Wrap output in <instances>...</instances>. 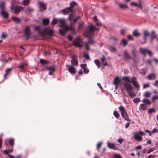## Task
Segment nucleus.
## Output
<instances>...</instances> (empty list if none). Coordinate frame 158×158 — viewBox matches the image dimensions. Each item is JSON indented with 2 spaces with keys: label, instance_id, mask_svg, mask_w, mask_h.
I'll list each match as a JSON object with an SVG mask.
<instances>
[{
  "label": "nucleus",
  "instance_id": "44",
  "mask_svg": "<svg viewBox=\"0 0 158 158\" xmlns=\"http://www.w3.org/2000/svg\"><path fill=\"white\" fill-rule=\"evenodd\" d=\"M133 102L135 103H138V102H140V100L139 98H135L133 100Z\"/></svg>",
  "mask_w": 158,
  "mask_h": 158
},
{
  "label": "nucleus",
  "instance_id": "48",
  "mask_svg": "<svg viewBox=\"0 0 158 158\" xmlns=\"http://www.w3.org/2000/svg\"><path fill=\"white\" fill-rule=\"evenodd\" d=\"M84 57L86 59L89 60V55L85 53H84Z\"/></svg>",
  "mask_w": 158,
  "mask_h": 158
},
{
  "label": "nucleus",
  "instance_id": "61",
  "mask_svg": "<svg viewBox=\"0 0 158 158\" xmlns=\"http://www.w3.org/2000/svg\"><path fill=\"white\" fill-rule=\"evenodd\" d=\"M87 65V64H81L80 65L81 67V68L83 69H85L86 68V66Z\"/></svg>",
  "mask_w": 158,
  "mask_h": 158
},
{
  "label": "nucleus",
  "instance_id": "21",
  "mask_svg": "<svg viewBox=\"0 0 158 158\" xmlns=\"http://www.w3.org/2000/svg\"><path fill=\"white\" fill-rule=\"evenodd\" d=\"M122 80H124L125 81H127L129 83H131V78L130 79L128 76L123 77L122 78Z\"/></svg>",
  "mask_w": 158,
  "mask_h": 158
},
{
  "label": "nucleus",
  "instance_id": "53",
  "mask_svg": "<svg viewBox=\"0 0 158 158\" xmlns=\"http://www.w3.org/2000/svg\"><path fill=\"white\" fill-rule=\"evenodd\" d=\"M90 45L89 44V43H87L85 44V48L86 50H89V46Z\"/></svg>",
  "mask_w": 158,
  "mask_h": 158
},
{
  "label": "nucleus",
  "instance_id": "20",
  "mask_svg": "<svg viewBox=\"0 0 158 158\" xmlns=\"http://www.w3.org/2000/svg\"><path fill=\"white\" fill-rule=\"evenodd\" d=\"M122 117L126 120L129 122H131V120L129 119L127 114V112L121 115Z\"/></svg>",
  "mask_w": 158,
  "mask_h": 158
},
{
  "label": "nucleus",
  "instance_id": "64",
  "mask_svg": "<svg viewBox=\"0 0 158 158\" xmlns=\"http://www.w3.org/2000/svg\"><path fill=\"white\" fill-rule=\"evenodd\" d=\"M154 85L155 86H157L158 88V81L156 80L155 81Z\"/></svg>",
  "mask_w": 158,
  "mask_h": 158
},
{
  "label": "nucleus",
  "instance_id": "35",
  "mask_svg": "<svg viewBox=\"0 0 158 158\" xmlns=\"http://www.w3.org/2000/svg\"><path fill=\"white\" fill-rule=\"evenodd\" d=\"M0 7L1 9V10H4L5 4L3 2H2L0 3Z\"/></svg>",
  "mask_w": 158,
  "mask_h": 158
},
{
  "label": "nucleus",
  "instance_id": "52",
  "mask_svg": "<svg viewBox=\"0 0 158 158\" xmlns=\"http://www.w3.org/2000/svg\"><path fill=\"white\" fill-rule=\"evenodd\" d=\"M110 50L111 52H115L116 51V48L114 47H113L112 46H111L110 47Z\"/></svg>",
  "mask_w": 158,
  "mask_h": 158
},
{
  "label": "nucleus",
  "instance_id": "58",
  "mask_svg": "<svg viewBox=\"0 0 158 158\" xmlns=\"http://www.w3.org/2000/svg\"><path fill=\"white\" fill-rule=\"evenodd\" d=\"M127 38L128 40H134L132 36L130 35H128Z\"/></svg>",
  "mask_w": 158,
  "mask_h": 158
},
{
  "label": "nucleus",
  "instance_id": "24",
  "mask_svg": "<svg viewBox=\"0 0 158 158\" xmlns=\"http://www.w3.org/2000/svg\"><path fill=\"white\" fill-rule=\"evenodd\" d=\"M127 94H129V96L131 98H133L134 97L136 96V94L134 93L133 90H131L127 92Z\"/></svg>",
  "mask_w": 158,
  "mask_h": 158
},
{
  "label": "nucleus",
  "instance_id": "43",
  "mask_svg": "<svg viewBox=\"0 0 158 158\" xmlns=\"http://www.w3.org/2000/svg\"><path fill=\"white\" fill-rule=\"evenodd\" d=\"M77 4V3L75 2H73L70 3V7L69 8H70L71 9L73 8L74 6H75Z\"/></svg>",
  "mask_w": 158,
  "mask_h": 158
},
{
  "label": "nucleus",
  "instance_id": "10",
  "mask_svg": "<svg viewBox=\"0 0 158 158\" xmlns=\"http://www.w3.org/2000/svg\"><path fill=\"white\" fill-rule=\"evenodd\" d=\"M121 80L118 77H115L113 79V84L115 85V88H117L118 85L121 83Z\"/></svg>",
  "mask_w": 158,
  "mask_h": 158
},
{
  "label": "nucleus",
  "instance_id": "41",
  "mask_svg": "<svg viewBox=\"0 0 158 158\" xmlns=\"http://www.w3.org/2000/svg\"><path fill=\"white\" fill-rule=\"evenodd\" d=\"M40 62L42 64H45L47 63V61L46 60L42 59H40Z\"/></svg>",
  "mask_w": 158,
  "mask_h": 158
},
{
  "label": "nucleus",
  "instance_id": "26",
  "mask_svg": "<svg viewBox=\"0 0 158 158\" xmlns=\"http://www.w3.org/2000/svg\"><path fill=\"white\" fill-rule=\"evenodd\" d=\"M12 20L15 23H19L21 21V19L16 17H12Z\"/></svg>",
  "mask_w": 158,
  "mask_h": 158
},
{
  "label": "nucleus",
  "instance_id": "5",
  "mask_svg": "<svg viewBox=\"0 0 158 158\" xmlns=\"http://www.w3.org/2000/svg\"><path fill=\"white\" fill-rule=\"evenodd\" d=\"M81 40L79 38H77L76 40L73 42V45L75 46L79 47V48L82 47V45L81 44Z\"/></svg>",
  "mask_w": 158,
  "mask_h": 158
},
{
  "label": "nucleus",
  "instance_id": "9",
  "mask_svg": "<svg viewBox=\"0 0 158 158\" xmlns=\"http://www.w3.org/2000/svg\"><path fill=\"white\" fill-rule=\"evenodd\" d=\"M124 88L126 89L127 92L133 90V87L128 83H126L124 84Z\"/></svg>",
  "mask_w": 158,
  "mask_h": 158
},
{
  "label": "nucleus",
  "instance_id": "30",
  "mask_svg": "<svg viewBox=\"0 0 158 158\" xmlns=\"http://www.w3.org/2000/svg\"><path fill=\"white\" fill-rule=\"evenodd\" d=\"M14 139L11 138L9 140V144L11 146H12L14 145Z\"/></svg>",
  "mask_w": 158,
  "mask_h": 158
},
{
  "label": "nucleus",
  "instance_id": "1",
  "mask_svg": "<svg viewBox=\"0 0 158 158\" xmlns=\"http://www.w3.org/2000/svg\"><path fill=\"white\" fill-rule=\"evenodd\" d=\"M43 27V25L36 26L35 27V31H38L39 35L44 37H46V35H48L51 36L52 35L53 32L52 30L48 27L44 28L42 31Z\"/></svg>",
  "mask_w": 158,
  "mask_h": 158
},
{
  "label": "nucleus",
  "instance_id": "47",
  "mask_svg": "<svg viewBox=\"0 0 158 158\" xmlns=\"http://www.w3.org/2000/svg\"><path fill=\"white\" fill-rule=\"evenodd\" d=\"M150 87V84L149 83L143 85V88L145 89Z\"/></svg>",
  "mask_w": 158,
  "mask_h": 158
},
{
  "label": "nucleus",
  "instance_id": "42",
  "mask_svg": "<svg viewBox=\"0 0 158 158\" xmlns=\"http://www.w3.org/2000/svg\"><path fill=\"white\" fill-rule=\"evenodd\" d=\"M122 43L124 46L127 45V42L126 40L125 39H123L122 40Z\"/></svg>",
  "mask_w": 158,
  "mask_h": 158
},
{
  "label": "nucleus",
  "instance_id": "16",
  "mask_svg": "<svg viewBox=\"0 0 158 158\" xmlns=\"http://www.w3.org/2000/svg\"><path fill=\"white\" fill-rule=\"evenodd\" d=\"M134 138L136 140L138 141H141L142 140V137L139 135L138 132L134 133Z\"/></svg>",
  "mask_w": 158,
  "mask_h": 158
},
{
  "label": "nucleus",
  "instance_id": "8",
  "mask_svg": "<svg viewBox=\"0 0 158 158\" xmlns=\"http://www.w3.org/2000/svg\"><path fill=\"white\" fill-rule=\"evenodd\" d=\"M137 78L135 77H131V83L133 84V85L136 88L139 89V83L136 81Z\"/></svg>",
  "mask_w": 158,
  "mask_h": 158
},
{
  "label": "nucleus",
  "instance_id": "14",
  "mask_svg": "<svg viewBox=\"0 0 158 158\" xmlns=\"http://www.w3.org/2000/svg\"><path fill=\"white\" fill-rule=\"evenodd\" d=\"M107 145L108 147L110 149L114 150H116L117 149L114 143H111L108 141L107 143Z\"/></svg>",
  "mask_w": 158,
  "mask_h": 158
},
{
  "label": "nucleus",
  "instance_id": "25",
  "mask_svg": "<svg viewBox=\"0 0 158 158\" xmlns=\"http://www.w3.org/2000/svg\"><path fill=\"white\" fill-rule=\"evenodd\" d=\"M119 110L121 111V115L127 112L123 106H120L119 107Z\"/></svg>",
  "mask_w": 158,
  "mask_h": 158
},
{
  "label": "nucleus",
  "instance_id": "19",
  "mask_svg": "<svg viewBox=\"0 0 158 158\" xmlns=\"http://www.w3.org/2000/svg\"><path fill=\"white\" fill-rule=\"evenodd\" d=\"M156 75L155 73L149 74L148 75V78L149 80H154L156 78Z\"/></svg>",
  "mask_w": 158,
  "mask_h": 158
},
{
  "label": "nucleus",
  "instance_id": "57",
  "mask_svg": "<svg viewBox=\"0 0 158 158\" xmlns=\"http://www.w3.org/2000/svg\"><path fill=\"white\" fill-rule=\"evenodd\" d=\"M114 158H122L121 156L119 154H115L114 155Z\"/></svg>",
  "mask_w": 158,
  "mask_h": 158
},
{
  "label": "nucleus",
  "instance_id": "60",
  "mask_svg": "<svg viewBox=\"0 0 158 158\" xmlns=\"http://www.w3.org/2000/svg\"><path fill=\"white\" fill-rule=\"evenodd\" d=\"M24 67V64H23L19 65V69H23Z\"/></svg>",
  "mask_w": 158,
  "mask_h": 158
},
{
  "label": "nucleus",
  "instance_id": "32",
  "mask_svg": "<svg viewBox=\"0 0 158 158\" xmlns=\"http://www.w3.org/2000/svg\"><path fill=\"white\" fill-rule=\"evenodd\" d=\"M42 22L44 25H47L49 23V19H44L42 20Z\"/></svg>",
  "mask_w": 158,
  "mask_h": 158
},
{
  "label": "nucleus",
  "instance_id": "54",
  "mask_svg": "<svg viewBox=\"0 0 158 158\" xmlns=\"http://www.w3.org/2000/svg\"><path fill=\"white\" fill-rule=\"evenodd\" d=\"M13 150L11 149H9L8 150H4L3 151V152H5L6 154H8L9 153L12 152H13Z\"/></svg>",
  "mask_w": 158,
  "mask_h": 158
},
{
  "label": "nucleus",
  "instance_id": "12",
  "mask_svg": "<svg viewBox=\"0 0 158 158\" xmlns=\"http://www.w3.org/2000/svg\"><path fill=\"white\" fill-rule=\"evenodd\" d=\"M67 67L68 69L69 72L71 74H75L76 72L75 68L74 67L72 66H69L67 65Z\"/></svg>",
  "mask_w": 158,
  "mask_h": 158
},
{
  "label": "nucleus",
  "instance_id": "59",
  "mask_svg": "<svg viewBox=\"0 0 158 158\" xmlns=\"http://www.w3.org/2000/svg\"><path fill=\"white\" fill-rule=\"evenodd\" d=\"M142 70H143V71L141 72V74L145 75L147 72V69H142Z\"/></svg>",
  "mask_w": 158,
  "mask_h": 158
},
{
  "label": "nucleus",
  "instance_id": "13",
  "mask_svg": "<svg viewBox=\"0 0 158 158\" xmlns=\"http://www.w3.org/2000/svg\"><path fill=\"white\" fill-rule=\"evenodd\" d=\"M63 13L64 15H67L70 12H73V10L70 8L68 7L65 9L61 10H60Z\"/></svg>",
  "mask_w": 158,
  "mask_h": 158
},
{
  "label": "nucleus",
  "instance_id": "63",
  "mask_svg": "<svg viewBox=\"0 0 158 158\" xmlns=\"http://www.w3.org/2000/svg\"><path fill=\"white\" fill-rule=\"evenodd\" d=\"M158 132V130L156 128H154L152 131V133H157Z\"/></svg>",
  "mask_w": 158,
  "mask_h": 158
},
{
  "label": "nucleus",
  "instance_id": "40",
  "mask_svg": "<svg viewBox=\"0 0 158 158\" xmlns=\"http://www.w3.org/2000/svg\"><path fill=\"white\" fill-rule=\"evenodd\" d=\"M131 52L133 57H135L136 56V51L135 49H133L131 51Z\"/></svg>",
  "mask_w": 158,
  "mask_h": 158
},
{
  "label": "nucleus",
  "instance_id": "37",
  "mask_svg": "<svg viewBox=\"0 0 158 158\" xmlns=\"http://www.w3.org/2000/svg\"><path fill=\"white\" fill-rule=\"evenodd\" d=\"M94 20L96 22L95 24L96 25L99 26V24L97 22L98 19H97L96 16L95 15L94 17Z\"/></svg>",
  "mask_w": 158,
  "mask_h": 158
},
{
  "label": "nucleus",
  "instance_id": "7",
  "mask_svg": "<svg viewBox=\"0 0 158 158\" xmlns=\"http://www.w3.org/2000/svg\"><path fill=\"white\" fill-rule=\"evenodd\" d=\"M24 35L26 39H27L29 37L30 35V28L28 26H27L24 30Z\"/></svg>",
  "mask_w": 158,
  "mask_h": 158
},
{
  "label": "nucleus",
  "instance_id": "2",
  "mask_svg": "<svg viewBox=\"0 0 158 158\" xmlns=\"http://www.w3.org/2000/svg\"><path fill=\"white\" fill-rule=\"evenodd\" d=\"M60 24L61 28L59 30V32L61 35H64L68 30L73 31L74 30V27H69L65 26V22L64 19H60Z\"/></svg>",
  "mask_w": 158,
  "mask_h": 158
},
{
  "label": "nucleus",
  "instance_id": "4",
  "mask_svg": "<svg viewBox=\"0 0 158 158\" xmlns=\"http://www.w3.org/2000/svg\"><path fill=\"white\" fill-rule=\"evenodd\" d=\"M10 9L11 10H14V13L16 14H18L21 10H23L21 6H15L11 3Z\"/></svg>",
  "mask_w": 158,
  "mask_h": 158
},
{
  "label": "nucleus",
  "instance_id": "23",
  "mask_svg": "<svg viewBox=\"0 0 158 158\" xmlns=\"http://www.w3.org/2000/svg\"><path fill=\"white\" fill-rule=\"evenodd\" d=\"M143 39L145 40V43L146 41L147 40V37L149 35V33L148 31H144L143 32Z\"/></svg>",
  "mask_w": 158,
  "mask_h": 158
},
{
  "label": "nucleus",
  "instance_id": "56",
  "mask_svg": "<svg viewBox=\"0 0 158 158\" xmlns=\"http://www.w3.org/2000/svg\"><path fill=\"white\" fill-rule=\"evenodd\" d=\"M80 16H78L74 19H73V21L74 23L77 22L79 19Z\"/></svg>",
  "mask_w": 158,
  "mask_h": 158
},
{
  "label": "nucleus",
  "instance_id": "51",
  "mask_svg": "<svg viewBox=\"0 0 158 158\" xmlns=\"http://www.w3.org/2000/svg\"><path fill=\"white\" fill-rule=\"evenodd\" d=\"M73 14H71L69 15L68 19L69 20H70V22L72 21V19H73Z\"/></svg>",
  "mask_w": 158,
  "mask_h": 158
},
{
  "label": "nucleus",
  "instance_id": "36",
  "mask_svg": "<svg viewBox=\"0 0 158 158\" xmlns=\"http://www.w3.org/2000/svg\"><path fill=\"white\" fill-rule=\"evenodd\" d=\"M11 70H12V69L11 68H9V69H7L5 71L6 73L4 74V77H6V76L7 75L8 73H10V72Z\"/></svg>",
  "mask_w": 158,
  "mask_h": 158
},
{
  "label": "nucleus",
  "instance_id": "28",
  "mask_svg": "<svg viewBox=\"0 0 158 158\" xmlns=\"http://www.w3.org/2000/svg\"><path fill=\"white\" fill-rule=\"evenodd\" d=\"M139 50L142 53L145 55L147 53L148 50L145 48H140Z\"/></svg>",
  "mask_w": 158,
  "mask_h": 158
},
{
  "label": "nucleus",
  "instance_id": "18",
  "mask_svg": "<svg viewBox=\"0 0 158 158\" xmlns=\"http://www.w3.org/2000/svg\"><path fill=\"white\" fill-rule=\"evenodd\" d=\"M1 13L3 18L5 19L8 18L9 15L8 14L7 12L4 10H2Z\"/></svg>",
  "mask_w": 158,
  "mask_h": 158
},
{
  "label": "nucleus",
  "instance_id": "33",
  "mask_svg": "<svg viewBox=\"0 0 158 158\" xmlns=\"http://www.w3.org/2000/svg\"><path fill=\"white\" fill-rule=\"evenodd\" d=\"M58 22V20L57 19H53L51 23V24L52 25H53L55 24H56Z\"/></svg>",
  "mask_w": 158,
  "mask_h": 158
},
{
  "label": "nucleus",
  "instance_id": "46",
  "mask_svg": "<svg viewBox=\"0 0 158 158\" xmlns=\"http://www.w3.org/2000/svg\"><path fill=\"white\" fill-rule=\"evenodd\" d=\"M23 5L25 6L28 5L29 3V0H23Z\"/></svg>",
  "mask_w": 158,
  "mask_h": 158
},
{
  "label": "nucleus",
  "instance_id": "31",
  "mask_svg": "<svg viewBox=\"0 0 158 158\" xmlns=\"http://www.w3.org/2000/svg\"><path fill=\"white\" fill-rule=\"evenodd\" d=\"M142 102L144 103H146L147 105H150L151 103L150 101L147 98H144L143 99Z\"/></svg>",
  "mask_w": 158,
  "mask_h": 158
},
{
  "label": "nucleus",
  "instance_id": "34",
  "mask_svg": "<svg viewBox=\"0 0 158 158\" xmlns=\"http://www.w3.org/2000/svg\"><path fill=\"white\" fill-rule=\"evenodd\" d=\"M140 106V109L143 110H144L146 109L147 106L143 104H141Z\"/></svg>",
  "mask_w": 158,
  "mask_h": 158
},
{
  "label": "nucleus",
  "instance_id": "38",
  "mask_svg": "<svg viewBox=\"0 0 158 158\" xmlns=\"http://www.w3.org/2000/svg\"><path fill=\"white\" fill-rule=\"evenodd\" d=\"M151 38L152 39H154L156 36V35H155V33L154 31H152L151 34Z\"/></svg>",
  "mask_w": 158,
  "mask_h": 158
},
{
  "label": "nucleus",
  "instance_id": "22",
  "mask_svg": "<svg viewBox=\"0 0 158 158\" xmlns=\"http://www.w3.org/2000/svg\"><path fill=\"white\" fill-rule=\"evenodd\" d=\"M132 34L136 37H138L140 35V34L139 33L137 29H135L133 31Z\"/></svg>",
  "mask_w": 158,
  "mask_h": 158
},
{
  "label": "nucleus",
  "instance_id": "62",
  "mask_svg": "<svg viewBox=\"0 0 158 158\" xmlns=\"http://www.w3.org/2000/svg\"><path fill=\"white\" fill-rule=\"evenodd\" d=\"M7 35L5 34L4 33H2V34L1 38L4 39L6 37Z\"/></svg>",
  "mask_w": 158,
  "mask_h": 158
},
{
  "label": "nucleus",
  "instance_id": "50",
  "mask_svg": "<svg viewBox=\"0 0 158 158\" xmlns=\"http://www.w3.org/2000/svg\"><path fill=\"white\" fill-rule=\"evenodd\" d=\"M48 69L50 71L54 72L55 70V68L54 67H48Z\"/></svg>",
  "mask_w": 158,
  "mask_h": 158
},
{
  "label": "nucleus",
  "instance_id": "55",
  "mask_svg": "<svg viewBox=\"0 0 158 158\" xmlns=\"http://www.w3.org/2000/svg\"><path fill=\"white\" fill-rule=\"evenodd\" d=\"M84 73L85 74H87L88 73L89 70V69L86 68L83 69Z\"/></svg>",
  "mask_w": 158,
  "mask_h": 158
},
{
  "label": "nucleus",
  "instance_id": "49",
  "mask_svg": "<svg viewBox=\"0 0 158 158\" xmlns=\"http://www.w3.org/2000/svg\"><path fill=\"white\" fill-rule=\"evenodd\" d=\"M150 95L151 94L149 92H147L145 93L144 96L146 97H150Z\"/></svg>",
  "mask_w": 158,
  "mask_h": 158
},
{
  "label": "nucleus",
  "instance_id": "29",
  "mask_svg": "<svg viewBox=\"0 0 158 158\" xmlns=\"http://www.w3.org/2000/svg\"><path fill=\"white\" fill-rule=\"evenodd\" d=\"M94 62L96 65L98 66V68H99L101 65L100 61L98 60H94Z\"/></svg>",
  "mask_w": 158,
  "mask_h": 158
},
{
  "label": "nucleus",
  "instance_id": "39",
  "mask_svg": "<svg viewBox=\"0 0 158 158\" xmlns=\"http://www.w3.org/2000/svg\"><path fill=\"white\" fill-rule=\"evenodd\" d=\"M155 111L156 110L154 108H150L148 109V113L149 114H150L152 112H155Z\"/></svg>",
  "mask_w": 158,
  "mask_h": 158
},
{
  "label": "nucleus",
  "instance_id": "27",
  "mask_svg": "<svg viewBox=\"0 0 158 158\" xmlns=\"http://www.w3.org/2000/svg\"><path fill=\"white\" fill-rule=\"evenodd\" d=\"M119 6L120 8L121 9H124L128 8L127 6L124 4L120 3Z\"/></svg>",
  "mask_w": 158,
  "mask_h": 158
},
{
  "label": "nucleus",
  "instance_id": "15",
  "mask_svg": "<svg viewBox=\"0 0 158 158\" xmlns=\"http://www.w3.org/2000/svg\"><path fill=\"white\" fill-rule=\"evenodd\" d=\"M101 61L103 65V66H102V68H104V66L108 65L107 62L106 60V58L104 56H103L101 58Z\"/></svg>",
  "mask_w": 158,
  "mask_h": 158
},
{
  "label": "nucleus",
  "instance_id": "6",
  "mask_svg": "<svg viewBox=\"0 0 158 158\" xmlns=\"http://www.w3.org/2000/svg\"><path fill=\"white\" fill-rule=\"evenodd\" d=\"M38 4L40 11L42 12L46 10V6H45V4L42 2H38Z\"/></svg>",
  "mask_w": 158,
  "mask_h": 158
},
{
  "label": "nucleus",
  "instance_id": "11",
  "mask_svg": "<svg viewBox=\"0 0 158 158\" xmlns=\"http://www.w3.org/2000/svg\"><path fill=\"white\" fill-rule=\"evenodd\" d=\"M71 63L72 65L77 66L78 65V61L77 60V57L75 55H73L71 60Z\"/></svg>",
  "mask_w": 158,
  "mask_h": 158
},
{
  "label": "nucleus",
  "instance_id": "17",
  "mask_svg": "<svg viewBox=\"0 0 158 158\" xmlns=\"http://www.w3.org/2000/svg\"><path fill=\"white\" fill-rule=\"evenodd\" d=\"M123 54L124 55V58L126 60L131 59V57L129 55L128 52L127 50H124V51Z\"/></svg>",
  "mask_w": 158,
  "mask_h": 158
},
{
  "label": "nucleus",
  "instance_id": "45",
  "mask_svg": "<svg viewBox=\"0 0 158 158\" xmlns=\"http://www.w3.org/2000/svg\"><path fill=\"white\" fill-rule=\"evenodd\" d=\"M114 116L116 118H118L119 116L118 112L116 111H114L113 113Z\"/></svg>",
  "mask_w": 158,
  "mask_h": 158
},
{
  "label": "nucleus",
  "instance_id": "3",
  "mask_svg": "<svg viewBox=\"0 0 158 158\" xmlns=\"http://www.w3.org/2000/svg\"><path fill=\"white\" fill-rule=\"evenodd\" d=\"M95 28L94 26H89L86 30V35L87 37L90 38L91 35L94 33Z\"/></svg>",
  "mask_w": 158,
  "mask_h": 158
}]
</instances>
